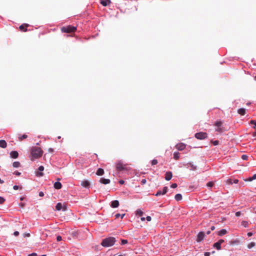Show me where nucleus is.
Returning a JSON list of instances; mask_svg holds the SVG:
<instances>
[{"label":"nucleus","instance_id":"f8f14e48","mask_svg":"<svg viewBox=\"0 0 256 256\" xmlns=\"http://www.w3.org/2000/svg\"><path fill=\"white\" fill-rule=\"evenodd\" d=\"M10 156L12 158H16L18 156V153L16 151H12L10 153Z\"/></svg>","mask_w":256,"mask_h":256},{"label":"nucleus","instance_id":"680f3d73","mask_svg":"<svg viewBox=\"0 0 256 256\" xmlns=\"http://www.w3.org/2000/svg\"><path fill=\"white\" fill-rule=\"evenodd\" d=\"M29 256H37V254L36 253H32L30 254Z\"/></svg>","mask_w":256,"mask_h":256},{"label":"nucleus","instance_id":"393cba45","mask_svg":"<svg viewBox=\"0 0 256 256\" xmlns=\"http://www.w3.org/2000/svg\"><path fill=\"white\" fill-rule=\"evenodd\" d=\"M214 247L216 248L218 250H220L221 249V246L220 244L218 242H216L214 244Z\"/></svg>","mask_w":256,"mask_h":256},{"label":"nucleus","instance_id":"4468645a","mask_svg":"<svg viewBox=\"0 0 256 256\" xmlns=\"http://www.w3.org/2000/svg\"><path fill=\"white\" fill-rule=\"evenodd\" d=\"M110 180L109 179H106V178H100V182L102 184H108L110 182Z\"/></svg>","mask_w":256,"mask_h":256},{"label":"nucleus","instance_id":"5701e85b","mask_svg":"<svg viewBox=\"0 0 256 256\" xmlns=\"http://www.w3.org/2000/svg\"><path fill=\"white\" fill-rule=\"evenodd\" d=\"M174 198L177 201L180 200L182 199V196L180 194H176L174 196Z\"/></svg>","mask_w":256,"mask_h":256},{"label":"nucleus","instance_id":"473e14b6","mask_svg":"<svg viewBox=\"0 0 256 256\" xmlns=\"http://www.w3.org/2000/svg\"><path fill=\"white\" fill-rule=\"evenodd\" d=\"M167 190H168V187H166V186L164 187L162 192V195L165 194L166 193Z\"/></svg>","mask_w":256,"mask_h":256},{"label":"nucleus","instance_id":"052dcab7","mask_svg":"<svg viewBox=\"0 0 256 256\" xmlns=\"http://www.w3.org/2000/svg\"><path fill=\"white\" fill-rule=\"evenodd\" d=\"M238 180L237 179H235L233 180V182L234 184H238Z\"/></svg>","mask_w":256,"mask_h":256},{"label":"nucleus","instance_id":"bb28decb","mask_svg":"<svg viewBox=\"0 0 256 256\" xmlns=\"http://www.w3.org/2000/svg\"><path fill=\"white\" fill-rule=\"evenodd\" d=\"M180 156V154L178 152H175L174 154V158L177 160L179 158Z\"/></svg>","mask_w":256,"mask_h":256},{"label":"nucleus","instance_id":"f3484780","mask_svg":"<svg viewBox=\"0 0 256 256\" xmlns=\"http://www.w3.org/2000/svg\"><path fill=\"white\" fill-rule=\"evenodd\" d=\"M7 143L5 140H0V147L3 148H6Z\"/></svg>","mask_w":256,"mask_h":256},{"label":"nucleus","instance_id":"09e8293b","mask_svg":"<svg viewBox=\"0 0 256 256\" xmlns=\"http://www.w3.org/2000/svg\"><path fill=\"white\" fill-rule=\"evenodd\" d=\"M218 242L221 245L224 242V240L221 239Z\"/></svg>","mask_w":256,"mask_h":256},{"label":"nucleus","instance_id":"5fc2aeb1","mask_svg":"<svg viewBox=\"0 0 256 256\" xmlns=\"http://www.w3.org/2000/svg\"><path fill=\"white\" fill-rule=\"evenodd\" d=\"M146 180H145V179H143V180H142L141 181V183H142V184H145L146 183Z\"/></svg>","mask_w":256,"mask_h":256},{"label":"nucleus","instance_id":"20e7f679","mask_svg":"<svg viewBox=\"0 0 256 256\" xmlns=\"http://www.w3.org/2000/svg\"><path fill=\"white\" fill-rule=\"evenodd\" d=\"M76 30V27L70 25L66 26H63L61 28V31L62 32L66 33L73 32H74Z\"/></svg>","mask_w":256,"mask_h":256},{"label":"nucleus","instance_id":"ea45409f","mask_svg":"<svg viewBox=\"0 0 256 256\" xmlns=\"http://www.w3.org/2000/svg\"><path fill=\"white\" fill-rule=\"evenodd\" d=\"M158 160H153L152 161V165H155V164H158Z\"/></svg>","mask_w":256,"mask_h":256},{"label":"nucleus","instance_id":"13d9d810","mask_svg":"<svg viewBox=\"0 0 256 256\" xmlns=\"http://www.w3.org/2000/svg\"><path fill=\"white\" fill-rule=\"evenodd\" d=\"M14 174L16 175V176H20V172H14Z\"/></svg>","mask_w":256,"mask_h":256},{"label":"nucleus","instance_id":"338daca9","mask_svg":"<svg viewBox=\"0 0 256 256\" xmlns=\"http://www.w3.org/2000/svg\"><path fill=\"white\" fill-rule=\"evenodd\" d=\"M210 230L206 232L207 234H210Z\"/></svg>","mask_w":256,"mask_h":256},{"label":"nucleus","instance_id":"bf43d9fd","mask_svg":"<svg viewBox=\"0 0 256 256\" xmlns=\"http://www.w3.org/2000/svg\"><path fill=\"white\" fill-rule=\"evenodd\" d=\"M119 183L121 184H123L124 183V180H120Z\"/></svg>","mask_w":256,"mask_h":256},{"label":"nucleus","instance_id":"8fccbe9b","mask_svg":"<svg viewBox=\"0 0 256 256\" xmlns=\"http://www.w3.org/2000/svg\"><path fill=\"white\" fill-rule=\"evenodd\" d=\"M235 214H236V216H240L241 212H236Z\"/></svg>","mask_w":256,"mask_h":256},{"label":"nucleus","instance_id":"9d476101","mask_svg":"<svg viewBox=\"0 0 256 256\" xmlns=\"http://www.w3.org/2000/svg\"><path fill=\"white\" fill-rule=\"evenodd\" d=\"M176 148L179 150H182L186 148V145L184 144L180 143L178 144L176 146Z\"/></svg>","mask_w":256,"mask_h":256},{"label":"nucleus","instance_id":"a18cd8bd","mask_svg":"<svg viewBox=\"0 0 256 256\" xmlns=\"http://www.w3.org/2000/svg\"><path fill=\"white\" fill-rule=\"evenodd\" d=\"M233 182L232 179H228L227 180V183L228 184H232Z\"/></svg>","mask_w":256,"mask_h":256},{"label":"nucleus","instance_id":"412c9836","mask_svg":"<svg viewBox=\"0 0 256 256\" xmlns=\"http://www.w3.org/2000/svg\"><path fill=\"white\" fill-rule=\"evenodd\" d=\"M227 233V231L225 229H222L221 230H220L218 232V235L219 236H224V234H226Z\"/></svg>","mask_w":256,"mask_h":256},{"label":"nucleus","instance_id":"58836bf2","mask_svg":"<svg viewBox=\"0 0 256 256\" xmlns=\"http://www.w3.org/2000/svg\"><path fill=\"white\" fill-rule=\"evenodd\" d=\"M4 202L5 199L2 197L0 196V204H3Z\"/></svg>","mask_w":256,"mask_h":256},{"label":"nucleus","instance_id":"774afa93","mask_svg":"<svg viewBox=\"0 0 256 256\" xmlns=\"http://www.w3.org/2000/svg\"><path fill=\"white\" fill-rule=\"evenodd\" d=\"M20 206H21L22 207H24V204H22V203H21V204H20Z\"/></svg>","mask_w":256,"mask_h":256},{"label":"nucleus","instance_id":"c756f323","mask_svg":"<svg viewBox=\"0 0 256 256\" xmlns=\"http://www.w3.org/2000/svg\"><path fill=\"white\" fill-rule=\"evenodd\" d=\"M256 174H254L252 176V177H250L248 180H248V181H252V180H256Z\"/></svg>","mask_w":256,"mask_h":256},{"label":"nucleus","instance_id":"aec40b11","mask_svg":"<svg viewBox=\"0 0 256 256\" xmlns=\"http://www.w3.org/2000/svg\"><path fill=\"white\" fill-rule=\"evenodd\" d=\"M96 174L98 175V176H102L104 174V170L102 169V168H99L96 172Z\"/></svg>","mask_w":256,"mask_h":256},{"label":"nucleus","instance_id":"c85d7f7f","mask_svg":"<svg viewBox=\"0 0 256 256\" xmlns=\"http://www.w3.org/2000/svg\"><path fill=\"white\" fill-rule=\"evenodd\" d=\"M256 246V243L254 242H251L248 245V248H252Z\"/></svg>","mask_w":256,"mask_h":256},{"label":"nucleus","instance_id":"6e6552de","mask_svg":"<svg viewBox=\"0 0 256 256\" xmlns=\"http://www.w3.org/2000/svg\"><path fill=\"white\" fill-rule=\"evenodd\" d=\"M38 170L39 171H40V172H36V176H40V177L43 176H44V174H43V172H42L44 170V167L43 166H40L38 168Z\"/></svg>","mask_w":256,"mask_h":256},{"label":"nucleus","instance_id":"3c124183","mask_svg":"<svg viewBox=\"0 0 256 256\" xmlns=\"http://www.w3.org/2000/svg\"><path fill=\"white\" fill-rule=\"evenodd\" d=\"M18 234H19V232H18V231H16V232H14V236H18Z\"/></svg>","mask_w":256,"mask_h":256},{"label":"nucleus","instance_id":"0e129e2a","mask_svg":"<svg viewBox=\"0 0 256 256\" xmlns=\"http://www.w3.org/2000/svg\"><path fill=\"white\" fill-rule=\"evenodd\" d=\"M215 229V227L214 226H212L211 228H210V230H214Z\"/></svg>","mask_w":256,"mask_h":256},{"label":"nucleus","instance_id":"dca6fc26","mask_svg":"<svg viewBox=\"0 0 256 256\" xmlns=\"http://www.w3.org/2000/svg\"><path fill=\"white\" fill-rule=\"evenodd\" d=\"M28 26V24H23L20 26L19 28L20 30L23 32H26L27 30L26 28Z\"/></svg>","mask_w":256,"mask_h":256},{"label":"nucleus","instance_id":"6ab92c4d","mask_svg":"<svg viewBox=\"0 0 256 256\" xmlns=\"http://www.w3.org/2000/svg\"><path fill=\"white\" fill-rule=\"evenodd\" d=\"M110 0H101L100 4L103 6H106L110 4Z\"/></svg>","mask_w":256,"mask_h":256},{"label":"nucleus","instance_id":"f03ea898","mask_svg":"<svg viewBox=\"0 0 256 256\" xmlns=\"http://www.w3.org/2000/svg\"><path fill=\"white\" fill-rule=\"evenodd\" d=\"M116 242V239L113 237H109L104 239L101 244L104 247H108L113 246Z\"/></svg>","mask_w":256,"mask_h":256},{"label":"nucleus","instance_id":"e433bc0d","mask_svg":"<svg viewBox=\"0 0 256 256\" xmlns=\"http://www.w3.org/2000/svg\"><path fill=\"white\" fill-rule=\"evenodd\" d=\"M242 158L243 160H247L248 158V156L247 155H246V154H243L242 156Z\"/></svg>","mask_w":256,"mask_h":256},{"label":"nucleus","instance_id":"b1692460","mask_svg":"<svg viewBox=\"0 0 256 256\" xmlns=\"http://www.w3.org/2000/svg\"><path fill=\"white\" fill-rule=\"evenodd\" d=\"M62 206L61 203L58 202L56 204V210H60L62 209Z\"/></svg>","mask_w":256,"mask_h":256},{"label":"nucleus","instance_id":"4d7b16f0","mask_svg":"<svg viewBox=\"0 0 256 256\" xmlns=\"http://www.w3.org/2000/svg\"><path fill=\"white\" fill-rule=\"evenodd\" d=\"M48 152H54V149L52 148H49L48 149Z\"/></svg>","mask_w":256,"mask_h":256},{"label":"nucleus","instance_id":"69168bd1","mask_svg":"<svg viewBox=\"0 0 256 256\" xmlns=\"http://www.w3.org/2000/svg\"><path fill=\"white\" fill-rule=\"evenodd\" d=\"M145 220H146L145 218H144V217L141 218V220L142 221H144Z\"/></svg>","mask_w":256,"mask_h":256},{"label":"nucleus","instance_id":"a211bd4d","mask_svg":"<svg viewBox=\"0 0 256 256\" xmlns=\"http://www.w3.org/2000/svg\"><path fill=\"white\" fill-rule=\"evenodd\" d=\"M62 187V185L59 182H56L54 184V188L56 190L60 189Z\"/></svg>","mask_w":256,"mask_h":256},{"label":"nucleus","instance_id":"423d86ee","mask_svg":"<svg viewBox=\"0 0 256 256\" xmlns=\"http://www.w3.org/2000/svg\"><path fill=\"white\" fill-rule=\"evenodd\" d=\"M195 137L198 140H204L208 137V134L204 132H199L195 134Z\"/></svg>","mask_w":256,"mask_h":256},{"label":"nucleus","instance_id":"9b49d317","mask_svg":"<svg viewBox=\"0 0 256 256\" xmlns=\"http://www.w3.org/2000/svg\"><path fill=\"white\" fill-rule=\"evenodd\" d=\"M172 174L171 172H167L165 174V179L166 180L168 181L170 180L172 178Z\"/></svg>","mask_w":256,"mask_h":256},{"label":"nucleus","instance_id":"de8ad7c7","mask_svg":"<svg viewBox=\"0 0 256 256\" xmlns=\"http://www.w3.org/2000/svg\"><path fill=\"white\" fill-rule=\"evenodd\" d=\"M146 220L148 222H150L152 220V218L150 216H147L146 218Z\"/></svg>","mask_w":256,"mask_h":256},{"label":"nucleus","instance_id":"37998d69","mask_svg":"<svg viewBox=\"0 0 256 256\" xmlns=\"http://www.w3.org/2000/svg\"><path fill=\"white\" fill-rule=\"evenodd\" d=\"M62 240V238L61 236H57L56 240L58 242H60V241Z\"/></svg>","mask_w":256,"mask_h":256},{"label":"nucleus","instance_id":"7ed1b4c3","mask_svg":"<svg viewBox=\"0 0 256 256\" xmlns=\"http://www.w3.org/2000/svg\"><path fill=\"white\" fill-rule=\"evenodd\" d=\"M214 126L216 127L215 130L220 133L224 132L226 130L222 126V122L220 120L216 121L215 122Z\"/></svg>","mask_w":256,"mask_h":256},{"label":"nucleus","instance_id":"0eeeda50","mask_svg":"<svg viewBox=\"0 0 256 256\" xmlns=\"http://www.w3.org/2000/svg\"><path fill=\"white\" fill-rule=\"evenodd\" d=\"M204 236H205V234L204 232H200L197 236V238H196V242H200L204 240Z\"/></svg>","mask_w":256,"mask_h":256},{"label":"nucleus","instance_id":"a19ab883","mask_svg":"<svg viewBox=\"0 0 256 256\" xmlns=\"http://www.w3.org/2000/svg\"><path fill=\"white\" fill-rule=\"evenodd\" d=\"M122 244H125L128 242L126 240H122Z\"/></svg>","mask_w":256,"mask_h":256},{"label":"nucleus","instance_id":"4be33fe9","mask_svg":"<svg viewBox=\"0 0 256 256\" xmlns=\"http://www.w3.org/2000/svg\"><path fill=\"white\" fill-rule=\"evenodd\" d=\"M238 112L242 116H244L246 114V110L244 108H240L238 110Z\"/></svg>","mask_w":256,"mask_h":256},{"label":"nucleus","instance_id":"7c9ffc66","mask_svg":"<svg viewBox=\"0 0 256 256\" xmlns=\"http://www.w3.org/2000/svg\"><path fill=\"white\" fill-rule=\"evenodd\" d=\"M136 214L139 216H142L143 214V212L140 210H136Z\"/></svg>","mask_w":256,"mask_h":256},{"label":"nucleus","instance_id":"cd10ccee","mask_svg":"<svg viewBox=\"0 0 256 256\" xmlns=\"http://www.w3.org/2000/svg\"><path fill=\"white\" fill-rule=\"evenodd\" d=\"M12 166L14 168H18L20 166V164L18 162H13Z\"/></svg>","mask_w":256,"mask_h":256},{"label":"nucleus","instance_id":"2f4dec72","mask_svg":"<svg viewBox=\"0 0 256 256\" xmlns=\"http://www.w3.org/2000/svg\"><path fill=\"white\" fill-rule=\"evenodd\" d=\"M124 216H125V214H116L115 215V216H116V218H118L120 216H121V218H122L124 217Z\"/></svg>","mask_w":256,"mask_h":256},{"label":"nucleus","instance_id":"864d4df0","mask_svg":"<svg viewBox=\"0 0 256 256\" xmlns=\"http://www.w3.org/2000/svg\"><path fill=\"white\" fill-rule=\"evenodd\" d=\"M44 196V194L42 192H39V196H40V197H42Z\"/></svg>","mask_w":256,"mask_h":256},{"label":"nucleus","instance_id":"1a4fd4ad","mask_svg":"<svg viewBox=\"0 0 256 256\" xmlns=\"http://www.w3.org/2000/svg\"><path fill=\"white\" fill-rule=\"evenodd\" d=\"M187 168H190L192 170H196V166H194L192 162H188L185 164Z\"/></svg>","mask_w":256,"mask_h":256},{"label":"nucleus","instance_id":"72a5a7b5","mask_svg":"<svg viewBox=\"0 0 256 256\" xmlns=\"http://www.w3.org/2000/svg\"><path fill=\"white\" fill-rule=\"evenodd\" d=\"M242 225L243 226H244V227H245V228L248 227V222H246V221H242Z\"/></svg>","mask_w":256,"mask_h":256},{"label":"nucleus","instance_id":"603ef678","mask_svg":"<svg viewBox=\"0 0 256 256\" xmlns=\"http://www.w3.org/2000/svg\"><path fill=\"white\" fill-rule=\"evenodd\" d=\"M210 254L209 252H205L204 254V256H210Z\"/></svg>","mask_w":256,"mask_h":256},{"label":"nucleus","instance_id":"49530a36","mask_svg":"<svg viewBox=\"0 0 256 256\" xmlns=\"http://www.w3.org/2000/svg\"><path fill=\"white\" fill-rule=\"evenodd\" d=\"M23 236H24V237H30V234H29V233L24 234Z\"/></svg>","mask_w":256,"mask_h":256},{"label":"nucleus","instance_id":"f704fd0d","mask_svg":"<svg viewBox=\"0 0 256 256\" xmlns=\"http://www.w3.org/2000/svg\"><path fill=\"white\" fill-rule=\"evenodd\" d=\"M250 124H253L254 125V128H256V120H251L250 121Z\"/></svg>","mask_w":256,"mask_h":256},{"label":"nucleus","instance_id":"79ce46f5","mask_svg":"<svg viewBox=\"0 0 256 256\" xmlns=\"http://www.w3.org/2000/svg\"><path fill=\"white\" fill-rule=\"evenodd\" d=\"M177 186H178L177 184L176 183H174V184H172L170 186L172 188H176L177 187Z\"/></svg>","mask_w":256,"mask_h":256},{"label":"nucleus","instance_id":"c03bdc74","mask_svg":"<svg viewBox=\"0 0 256 256\" xmlns=\"http://www.w3.org/2000/svg\"><path fill=\"white\" fill-rule=\"evenodd\" d=\"M162 194V192H161V190H158L156 194V196H160Z\"/></svg>","mask_w":256,"mask_h":256},{"label":"nucleus","instance_id":"ddd939ff","mask_svg":"<svg viewBox=\"0 0 256 256\" xmlns=\"http://www.w3.org/2000/svg\"><path fill=\"white\" fill-rule=\"evenodd\" d=\"M111 206L113 208H118L119 206V202L117 200H114L112 202Z\"/></svg>","mask_w":256,"mask_h":256},{"label":"nucleus","instance_id":"6e6d98bb","mask_svg":"<svg viewBox=\"0 0 256 256\" xmlns=\"http://www.w3.org/2000/svg\"><path fill=\"white\" fill-rule=\"evenodd\" d=\"M13 188H14V190H17L18 189V186H16V185H15V186H14Z\"/></svg>","mask_w":256,"mask_h":256},{"label":"nucleus","instance_id":"f257e3e1","mask_svg":"<svg viewBox=\"0 0 256 256\" xmlns=\"http://www.w3.org/2000/svg\"><path fill=\"white\" fill-rule=\"evenodd\" d=\"M42 149L37 146H34L31 149L30 160H34L35 159L38 158L42 156Z\"/></svg>","mask_w":256,"mask_h":256},{"label":"nucleus","instance_id":"4c0bfd02","mask_svg":"<svg viewBox=\"0 0 256 256\" xmlns=\"http://www.w3.org/2000/svg\"><path fill=\"white\" fill-rule=\"evenodd\" d=\"M214 145V146H217L219 144V141L218 140H214V141H212L211 142Z\"/></svg>","mask_w":256,"mask_h":256},{"label":"nucleus","instance_id":"a878e982","mask_svg":"<svg viewBox=\"0 0 256 256\" xmlns=\"http://www.w3.org/2000/svg\"><path fill=\"white\" fill-rule=\"evenodd\" d=\"M28 138V135L24 134L22 136H19L18 138L20 141H22L24 139H26Z\"/></svg>","mask_w":256,"mask_h":256},{"label":"nucleus","instance_id":"2eb2a0df","mask_svg":"<svg viewBox=\"0 0 256 256\" xmlns=\"http://www.w3.org/2000/svg\"><path fill=\"white\" fill-rule=\"evenodd\" d=\"M82 186L86 188H88L90 186V183L88 180H83L81 183Z\"/></svg>","mask_w":256,"mask_h":256},{"label":"nucleus","instance_id":"c9c22d12","mask_svg":"<svg viewBox=\"0 0 256 256\" xmlns=\"http://www.w3.org/2000/svg\"><path fill=\"white\" fill-rule=\"evenodd\" d=\"M206 186H207L208 187H212L213 186H214V183L212 182H208L207 184H206Z\"/></svg>","mask_w":256,"mask_h":256},{"label":"nucleus","instance_id":"39448f33","mask_svg":"<svg viewBox=\"0 0 256 256\" xmlns=\"http://www.w3.org/2000/svg\"><path fill=\"white\" fill-rule=\"evenodd\" d=\"M126 166V164H123L120 161H118L116 164V170L118 172L128 170Z\"/></svg>","mask_w":256,"mask_h":256},{"label":"nucleus","instance_id":"e2e57ef3","mask_svg":"<svg viewBox=\"0 0 256 256\" xmlns=\"http://www.w3.org/2000/svg\"><path fill=\"white\" fill-rule=\"evenodd\" d=\"M252 235V232H250L248 233V236H251Z\"/></svg>","mask_w":256,"mask_h":256}]
</instances>
